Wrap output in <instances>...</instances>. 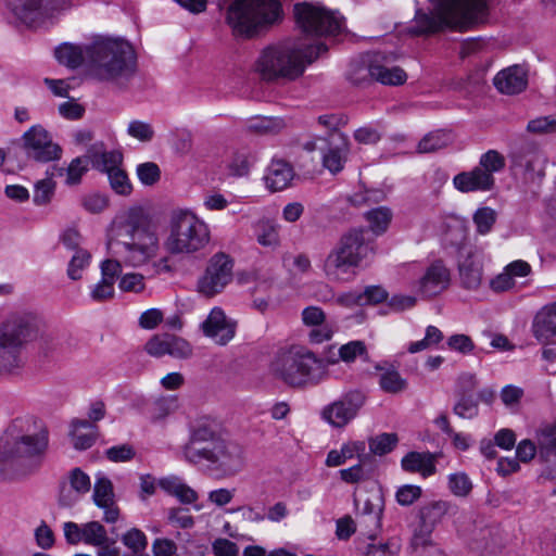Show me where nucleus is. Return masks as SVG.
<instances>
[{
    "mask_svg": "<svg viewBox=\"0 0 556 556\" xmlns=\"http://www.w3.org/2000/svg\"><path fill=\"white\" fill-rule=\"evenodd\" d=\"M365 353L366 346L362 341H351L339 349L340 359L346 363L353 362L356 356Z\"/></svg>",
    "mask_w": 556,
    "mask_h": 556,
    "instance_id": "62",
    "label": "nucleus"
},
{
    "mask_svg": "<svg viewBox=\"0 0 556 556\" xmlns=\"http://www.w3.org/2000/svg\"><path fill=\"white\" fill-rule=\"evenodd\" d=\"M281 7L278 0H233L226 11V23L235 37L249 39L276 22Z\"/></svg>",
    "mask_w": 556,
    "mask_h": 556,
    "instance_id": "10",
    "label": "nucleus"
},
{
    "mask_svg": "<svg viewBox=\"0 0 556 556\" xmlns=\"http://www.w3.org/2000/svg\"><path fill=\"white\" fill-rule=\"evenodd\" d=\"M362 293L363 306L379 304L388 299V292L381 286H368Z\"/></svg>",
    "mask_w": 556,
    "mask_h": 556,
    "instance_id": "63",
    "label": "nucleus"
},
{
    "mask_svg": "<svg viewBox=\"0 0 556 556\" xmlns=\"http://www.w3.org/2000/svg\"><path fill=\"white\" fill-rule=\"evenodd\" d=\"M270 372L291 387L316 386L327 377V364L303 346L276 354Z\"/></svg>",
    "mask_w": 556,
    "mask_h": 556,
    "instance_id": "8",
    "label": "nucleus"
},
{
    "mask_svg": "<svg viewBox=\"0 0 556 556\" xmlns=\"http://www.w3.org/2000/svg\"><path fill=\"white\" fill-rule=\"evenodd\" d=\"M399 443V437L396 433H380L376 437H371L368 440L369 451L379 456L391 453Z\"/></svg>",
    "mask_w": 556,
    "mask_h": 556,
    "instance_id": "40",
    "label": "nucleus"
},
{
    "mask_svg": "<svg viewBox=\"0 0 556 556\" xmlns=\"http://www.w3.org/2000/svg\"><path fill=\"white\" fill-rule=\"evenodd\" d=\"M450 285V271L440 261L431 264L419 282L420 292L428 298L443 292Z\"/></svg>",
    "mask_w": 556,
    "mask_h": 556,
    "instance_id": "27",
    "label": "nucleus"
},
{
    "mask_svg": "<svg viewBox=\"0 0 556 556\" xmlns=\"http://www.w3.org/2000/svg\"><path fill=\"white\" fill-rule=\"evenodd\" d=\"M532 336L543 344L556 338V301L542 306L531 323Z\"/></svg>",
    "mask_w": 556,
    "mask_h": 556,
    "instance_id": "25",
    "label": "nucleus"
},
{
    "mask_svg": "<svg viewBox=\"0 0 556 556\" xmlns=\"http://www.w3.org/2000/svg\"><path fill=\"white\" fill-rule=\"evenodd\" d=\"M181 454L187 463L203 467L215 479L235 477L244 467L242 447L230 438L220 421L210 416L189 425Z\"/></svg>",
    "mask_w": 556,
    "mask_h": 556,
    "instance_id": "1",
    "label": "nucleus"
},
{
    "mask_svg": "<svg viewBox=\"0 0 556 556\" xmlns=\"http://www.w3.org/2000/svg\"><path fill=\"white\" fill-rule=\"evenodd\" d=\"M527 131L533 135L556 132V115L540 116L528 122Z\"/></svg>",
    "mask_w": 556,
    "mask_h": 556,
    "instance_id": "49",
    "label": "nucleus"
},
{
    "mask_svg": "<svg viewBox=\"0 0 556 556\" xmlns=\"http://www.w3.org/2000/svg\"><path fill=\"white\" fill-rule=\"evenodd\" d=\"M365 402L366 395L362 391H349L326 405L321 410V417L332 427L342 428L358 415Z\"/></svg>",
    "mask_w": 556,
    "mask_h": 556,
    "instance_id": "17",
    "label": "nucleus"
},
{
    "mask_svg": "<svg viewBox=\"0 0 556 556\" xmlns=\"http://www.w3.org/2000/svg\"><path fill=\"white\" fill-rule=\"evenodd\" d=\"M137 175L143 185L152 186L160 179L161 172L155 163L147 162L137 167Z\"/></svg>",
    "mask_w": 556,
    "mask_h": 556,
    "instance_id": "57",
    "label": "nucleus"
},
{
    "mask_svg": "<svg viewBox=\"0 0 556 556\" xmlns=\"http://www.w3.org/2000/svg\"><path fill=\"white\" fill-rule=\"evenodd\" d=\"M122 542L134 553H143L148 544L147 536L137 528L127 531L122 536Z\"/></svg>",
    "mask_w": 556,
    "mask_h": 556,
    "instance_id": "50",
    "label": "nucleus"
},
{
    "mask_svg": "<svg viewBox=\"0 0 556 556\" xmlns=\"http://www.w3.org/2000/svg\"><path fill=\"white\" fill-rule=\"evenodd\" d=\"M8 9L21 22L33 25L70 8V0H5Z\"/></svg>",
    "mask_w": 556,
    "mask_h": 556,
    "instance_id": "15",
    "label": "nucleus"
},
{
    "mask_svg": "<svg viewBox=\"0 0 556 556\" xmlns=\"http://www.w3.org/2000/svg\"><path fill=\"white\" fill-rule=\"evenodd\" d=\"M203 332L217 344H227L236 333V323L228 319L224 311L214 307L202 324Z\"/></svg>",
    "mask_w": 556,
    "mask_h": 556,
    "instance_id": "21",
    "label": "nucleus"
},
{
    "mask_svg": "<svg viewBox=\"0 0 556 556\" xmlns=\"http://www.w3.org/2000/svg\"><path fill=\"white\" fill-rule=\"evenodd\" d=\"M511 167L522 172L528 179L534 180L545 175V157L533 144H527L515 150L511 155Z\"/></svg>",
    "mask_w": 556,
    "mask_h": 556,
    "instance_id": "19",
    "label": "nucleus"
},
{
    "mask_svg": "<svg viewBox=\"0 0 556 556\" xmlns=\"http://www.w3.org/2000/svg\"><path fill=\"white\" fill-rule=\"evenodd\" d=\"M257 242L264 247H276L279 243L278 229L269 222H262L257 227Z\"/></svg>",
    "mask_w": 556,
    "mask_h": 556,
    "instance_id": "51",
    "label": "nucleus"
},
{
    "mask_svg": "<svg viewBox=\"0 0 556 556\" xmlns=\"http://www.w3.org/2000/svg\"><path fill=\"white\" fill-rule=\"evenodd\" d=\"M447 486L453 495L467 497L471 493L473 484L468 475L460 471L447 477Z\"/></svg>",
    "mask_w": 556,
    "mask_h": 556,
    "instance_id": "43",
    "label": "nucleus"
},
{
    "mask_svg": "<svg viewBox=\"0 0 556 556\" xmlns=\"http://www.w3.org/2000/svg\"><path fill=\"white\" fill-rule=\"evenodd\" d=\"M136 455L135 448L130 444L114 445L105 451V456L113 463H124L131 460Z\"/></svg>",
    "mask_w": 556,
    "mask_h": 556,
    "instance_id": "54",
    "label": "nucleus"
},
{
    "mask_svg": "<svg viewBox=\"0 0 556 556\" xmlns=\"http://www.w3.org/2000/svg\"><path fill=\"white\" fill-rule=\"evenodd\" d=\"M114 230L121 248L118 253L126 264L138 267L156 256L159 238L142 207H130L117 216Z\"/></svg>",
    "mask_w": 556,
    "mask_h": 556,
    "instance_id": "5",
    "label": "nucleus"
},
{
    "mask_svg": "<svg viewBox=\"0 0 556 556\" xmlns=\"http://www.w3.org/2000/svg\"><path fill=\"white\" fill-rule=\"evenodd\" d=\"M365 229L353 228L344 232L326 256L323 270L328 279L343 281L351 269L375 253L374 243L365 239Z\"/></svg>",
    "mask_w": 556,
    "mask_h": 556,
    "instance_id": "9",
    "label": "nucleus"
},
{
    "mask_svg": "<svg viewBox=\"0 0 556 556\" xmlns=\"http://www.w3.org/2000/svg\"><path fill=\"white\" fill-rule=\"evenodd\" d=\"M208 226L188 211L174 213L165 248L172 254H192L203 250L210 242Z\"/></svg>",
    "mask_w": 556,
    "mask_h": 556,
    "instance_id": "11",
    "label": "nucleus"
},
{
    "mask_svg": "<svg viewBox=\"0 0 556 556\" xmlns=\"http://www.w3.org/2000/svg\"><path fill=\"white\" fill-rule=\"evenodd\" d=\"M326 143L323 153V165L331 174L340 173L350 152L349 138L340 131H332L328 134L326 139H323Z\"/></svg>",
    "mask_w": 556,
    "mask_h": 556,
    "instance_id": "20",
    "label": "nucleus"
},
{
    "mask_svg": "<svg viewBox=\"0 0 556 556\" xmlns=\"http://www.w3.org/2000/svg\"><path fill=\"white\" fill-rule=\"evenodd\" d=\"M302 320L304 325L313 327L308 333L311 342L321 343L331 339L333 329L326 323V314L320 307L308 306L304 308L302 312Z\"/></svg>",
    "mask_w": 556,
    "mask_h": 556,
    "instance_id": "30",
    "label": "nucleus"
},
{
    "mask_svg": "<svg viewBox=\"0 0 556 556\" xmlns=\"http://www.w3.org/2000/svg\"><path fill=\"white\" fill-rule=\"evenodd\" d=\"M384 56L382 54H375L374 59L368 64L370 77L382 85H403L407 79L406 73L399 66L388 67L382 64Z\"/></svg>",
    "mask_w": 556,
    "mask_h": 556,
    "instance_id": "32",
    "label": "nucleus"
},
{
    "mask_svg": "<svg viewBox=\"0 0 556 556\" xmlns=\"http://www.w3.org/2000/svg\"><path fill=\"white\" fill-rule=\"evenodd\" d=\"M538 444L540 460L553 467L543 471L539 479H554V472L556 471V425L547 426L541 430L538 437Z\"/></svg>",
    "mask_w": 556,
    "mask_h": 556,
    "instance_id": "29",
    "label": "nucleus"
},
{
    "mask_svg": "<svg viewBox=\"0 0 556 556\" xmlns=\"http://www.w3.org/2000/svg\"><path fill=\"white\" fill-rule=\"evenodd\" d=\"M453 137L450 131L439 129L427 134L418 143L419 153H431L451 144Z\"/></svg>",
    "mask_w": 556,
    "mask_h": 556,
    "instance_id": "37",
    "label": "nucleus"
},
{
    "mask_svg": "<svg viewBox=\"0 0 556 556\" xmlns=\"http://www.w3.org/2000/svg\"><path fill=\"white\" fill-rule=\"evenodd\" d=\"M506 161L503 154L496 150H489L480 156L479 167H482L485 173L494 176V173H498L504 169Z\"/></svg>",
    "mask_w": 556,
    "mask_h": 556,
    "instance_id": "46",
    "label": "nucleus"
},
{
    "mask_svg": "<svg viewBox=\"0 0 556 556\" xmlns=\"http://www.w3.org/2000/svg\"><path fill=\"white\" fill-rule=\"evenodd\" d=\"M40 320L31 313L14 314L0 327V375L17 374L24 366L23 346L36 340Z\"/></svg>",
    "mask_w": 556,
    "mask_h": 556,
    "instance_id": "7",
    "label": "nucleus"
},
{
    "mask_svg": "<svg viewBox=\"0 0 556 556\" xmlns=\"http://www.w3.org/2000/svg\"><path fill=\"white\" fill-rule=\"evenodd\" d=\"M458 506L448 501H433L420 507L419 523L414 531L413 544L415 546L426 545L430 534L441 522L444 516H456Z\"/></svg>",
    "mask_w": 556,
    "mask_h": 556,
    "instance_id": "16",
    "label": "nucleus"
},
{
    "mask_svg": "<svg viewBox=\"0 0 556 556\" xmlns=\"http://www.w3.org/2000/svg\"><path fill=\"white\" fill-rule=\"evenodd\" d=\"M497 218V213L495 210L483 206L479 207L472 215L473 224L476 225L477 232L479 235H486L489 233Z\"/></svg>",
    "mask_w": 556,
    "mask_h": 556,
    "instance_id": "42",
    "label": "nucleus"
},
{
    "mask_svg": "<svg viewBox=\"0 0 556 556\" xmlns=\"http://www.w3.org/2000/svg\"><path fill=\"white\" fill-rule=\"evenodd\" d=\"M86 53L89 73L100 81L123 84L136 73V52L126 40L99 36L86 45Z\"/></svg>",
    "mask_w": 556,
    "mask_h": 556,
    "instance_id": "6",
    "label": "nucleus"
},
{
    "mask_svg": "<svg viewBox=\"0 0 556 556\" xmlns=\"http://www.w3.org/2000/svg\"><path fill=\"white\" fill-rule=\"evenodd\" d=\"M391 218V211L384 206L372 208L366 213V219L369 223L370 229L376 235H381L387 230Z\"/></svg>",
    "mask_w": 556,
    "mask_h": 556,
    "instance_id": "41",
    "label": "nucleus"
},
{
    "mask_svg": "<svg viewBox=\"0 0 556 556\" xmlns=\"http://www.w3.org/2000/svg\"><path fill=\"white\" fill-rule=\"evenodd\" d=\"M459 280L463 288L477 290L482 282L483 271L479 254L464 249L458 262Z\"/></svg>",
    "mask_w": 556,
    "mask_h": 556,
    "instance_id": "24",
    "label": "nucleus"
},
{
    "mask_svg": "<svg viewBox=\"0 0 556 556\" xmlns=\"http://www.w3.org/2000/svg\"><path fill=\"white\" fill-rule=\"evenodd\" d=\"M380 388L391 394H397L407 389V380L402 378L400 372L393 368L386 369L379 376Z\"/></svg>",
    "mask_w": 556,
    "mask_h": 556,
    "instance_id": "39",
    "label": "nucleus"
},
{
    "mask_svg": "<svg viewBox=\"0 0 556 556\" xmlns=\"http://www.w3.org/2000/svg\"><path fill=\"white\" fill-rule=\"evenodd\" d=\"M453 186L463 193L486 192L495 187L494 176L485 173L482 167L476 166L471 170L462 172L454 176Z\"/></svg>",
    "mask_w": 556,
    "mask_h": 556,
    "instance_id": "22",
    "label": "nucleus"
},
{
    "mask_svg": "<svg viewBox=\"0 0 556 556\" xmlns=\"http://www.w3.org/2000/svg\"><path fill=\"white\" fill-rule=\"evenodd\" d=\"M93 502L103 509V520L114 523L119 517V509L115 504L113 484L106 477H98L93 486Z\"/></svg>",
    "mask_w": 556,
    "mask_h": 556,
    "instance_id": "26",
    "label": "nucleus"
},
{
    "mask_svg": "<svg viewBox=\"0 0 556 556\" xmlns=\"http://www.w3.org/2000/svg\"><path fill=\"white\" fill-rule=\"evenodd\" d=\"M493 84L501 93H520L528 85L527 72L520 65L509 66L495 75Z\"/></svg>",
    "mask_w": 556,
    "mask_h": 556,
    "instance_id": "28",
    "label": "nucleus"
},
{
    "mask_svg": "<svg viewBox=\"0 0 556 556\" xmlns=\"http://www.w3.org/2000/svg\"><path fill=\"white\" fill-rule=\"evenodd\" d=\"M422 495V490L418 485L404 484L395 493V500L401 506H410Z\"/></svg>",
    "mask_w": 556,
    "mask_h": 556,
    "instance_id": "53",
    "label": "nucleus"
},
{
    "mask_svg": "<svg viewBox=\"0 0 556 556\" xmlns=\"http://www.w3.org/2000/svg\"><path fill=\"white\" fill-rule=\"evenodd\" d=\"M55 192V182L52 178L40 179L34 187V204L37 206L47 205L51 202Z\"/></svg>",
    "mask_w": 556,
    "mask_h": 556,
    "instance_id": "44",
    "label": "nucleus"
},
{
    "mask_svg": "<svg viewBox=\"0 0 556 556\" xmlns=\"http://www.w3.org/2000/svg\"><path fill=\"white\" fill-rule=\"evenodd\" d=\"M437 454L429 451H410L401 459V468L405 472L419 473L422 478H428L435 473Z\"/></svg>",
    "mask_w": 556,
    "mask_h": 556,
    "instance_id": "31",
    "label": "nucleus"
},
{
    "mask_svg": "<svg viewBox=\"0 0 556 556\" xmlns=\"http://www.w3.org/2000/svg\"><path fill=\"white\" fill-rule=\"evenodd\" d=\"M119 289L123 292L140 293L144 290V276L139 273H128L121 277Z\"/></svg>",
    "mask_w": 556,
    "mask_h": 556,
    "instance_id": "52",
    "label": "nucleus"
},
{
    "mask_svg": "<svg viewBox=\"0 0 556 556\" xmlns=\"http://www.w3.org/2000/svg\"><path fill=\"white\" fill-rule=\"evenodd\" d=\"M453 412L460 418L472 419L478 416V400L472 394H462L453 407Z\"/></svg>",
    "mask_w": 556,
    "mask_h": 556,
    "instance_id": "45",
    "label": "nucleus"
},
{
    "mask_svg": "<svg viewBox=\"0 0 556 556\" xmlns=\"http://www.w3.org/2000/svg\"><path fill=\"white\" fill-rule=\"evenodd\" d=\"M36 543L42 549H49L54 545V534L51 528L46 523L41 522L35 530Z\"/></svg>",
    "mask_w": 556,
    "mask_h": 556,
    "instance_id": "64",
    "label": "nucleus"
},
{
    "mask_svg": "<svg viewBox=\"0 0 556 556\" xmlns=\"http://www.w3.org/2000/svg\"><path fill=\"white\" fill-rule=\"evenodd\" d=\"M54 55L59 63L70 68H77L83 64L87 66L86 46L80 47L64 42L55 48Z\"/></svg>",
    "mask_w": 556,
    "mask_h": 556,
    "instance_id": "35",
    "label": "nucleus"
},
{
    "mask_svg": "<svg viewBox=\"0 0 556 556\" xmlns=\"http://www.w3.org/2000/svg\"><path fill=\"white\" fill-rule=\"evenodd\" d=\"M325 43H306L294 39L265 48L255 64L262 79L275 81L278 79L294 80L300 77L306 66L319 55L327 52Z\"/></svg>",
    "mask_w": 556,
    "mask_h": 556,
    "instance_id": "4",
    "label": "nucleus"
},
{
    "mask_svg": "<svg viewBox=\"0 0 556 556\" xmlns=\"http://www.w3.org/2000/svg\"><path fill=\"white\" fill-rule=\"evenodd\" d=\"M89 163L92 165V159L89 157L88 148L85 155L77 156L70 163L66 168L65 184L67 186L78 185L81 181V177L88 172Z\"/></svg>",
    "mask_w": 556,
    "mask_h": 556,
    "instance_id": "38",
    "label": "nucleus"
},
{
    "mask_svg": "<svg viewBox=\"0 0 556 556\" xmlns=\"http://www.w3.org/2000/svg\"><path fill=\"white\" fill-rule=\"evenodd\" d=\"M114 285V282L101 278L91 289V299L99 303L112 300L115 295Z\"/></svg>",
    "mask_w": 556,
    "mask_h": 556,
    "instance_id": "56",
    "label": "nucleus"
},
{
    "mask_svg": "<svg viewBox=\"0 0 556 556\" xmlns=\"http://www.w3.org/2000/svg\"><path fill=\"white\" fill-rule=\"evenodd\" d=\"M89 157L92 159V167L106 173L111 188L118 194L128 195L132 187L125 170L119 166L123 154L118 150L106 151L104 142L98 141L89 146Z\"/></svg>",
    "mask_w": 556,
    "mask_h": 556,
    "instance_id": "13",
    "label": "nucleus"
},
{
    "mask_svg": "<svg viewBox=\"0 0 556 556\" xmlns=\"http://www.w3.org/2000/svg\"><path fill=\"white\" fill-rule=\"evenodd\" d=\"M167 355L174 358L185 359L192 355V346L180 337L167 333Z\"/></svg>",
    "mask_w": 556,
    "mask_h": 556,
    "instance_id": "48",
    "label": "nucleus"
},
{
    "mask_svg": "<svg viewBox=\"0 0 556 556\" xmlns=\"http://www.w3.org/2000/svg\"><path fill=\"white\" fill-rule=\"evenodd\" d=\"M91 255L87 250H77L68 263L67 276L72 280L80 279L81 271L89 265Z\"/></svg>",
    "mask_w": 556,
    "mask_h": 556,
    "instance_id": "47",
    "label": "nucleus"
},
{
    "mask_svg": "<svg viewBox=\"0 0 556 556\" xmlns=\"http://www.w3.org/2000/svg\"><path fill=\"white\" fill-rule=\"evenodd\" d=\"M233 260L226 253H215L207 262L206 268L198 279V292L206 298H212L220 292L232 281Z\"/></svg>",
    "mask_w": 556,
    "mask_h": 556,
    "instance_id": "14",
    "label": "nucleus"
},
{
    "mask_svg": "<svg viewBox=\"0 0 556 556\" xmlns=\"http://www.w3.org/2000/svg\"><path fill=\"white\" fill-rule=\"evenodd\" d=\"M447 346L462 354H469L475 349V343L471 338L467 334L457 333L453 334L447 339Z\"/></svg>",
    "mask_w": 556,
    "mask_h": 556,
    "instance_id": "60",
    "label": "nucleus"
},
{
    "mask_svg": "<svg viewBox=\"0 0 556 556\" xmlns=\"http://www.w3.org/2000/svg\"><path fill=\"white\" fill-rule=\"evenodd\" d=\"M84 543L97 546V556H119L116 540L108 535L106 529L99 521L84 523Z\"/></svg>",
    "mask_w": 556,
    "mask_h": 556,
    "instance_id": "23",
    "label": "nucleus"
},
{
    "mask_svg": "<svg viewBox=\"0 0 556 556\" xmlns=\"http://www.w3.org/2000/svg\"><path fill=\"white\" fill-rule=\"evenodd\" d=\"M168 521L181 529H190L194 525L193 517L188 514V509L179 507L168 509Z\"/></svg>",
    "mask_w": 556,
    "mask_h": 556,
    "instance_id": "61",
    "label": "nucleus"
},
{
    "mask_svg": "<svg viewBox=\"0 0 556 556\" xmlns=\"http://www.w3.org/2000/svg\"><path fill=\"white\" fill-rule=\"evenodd\" d=\"M98 426L86 419L71 421L70 437L74 448L84 451L90 448L98 438Z\"/></svg>",
    "mask_w": 556,
    "mask_h": 556,
    "instance_id": "33",
    "label": "nucleus"
},
{
    "mask_svg": "<svg viewBox=\"0 0 556 556\" xmlns=\"http://www.w3.org/2000/svg\"><path fill=\"white\" fill-rule=\"evenodd\" d=\"M70 486L80 495L86 494L91 488L90 478L81 469L75 468L70 473Z\"/></svg>",
    "mask_w": 556,
    "mask_h": 556,
    "instance_id": "59",
    "label": "nucleus"
},
{
    "mask_svg": "<svg viewBox=\"0 0 556 556\" xmlns=\"http://www.w3.org/2000/svg\"><path fill=\"white\" fill-rule=\"evenodd\" d=\"M127 132L129 136L142 142H149L154 137L153 127L149 123L142 121L130 122L128 125Z\"/></svg>",
    "mask_w": 556,
    "mask_h": 556,
    "instance_id": "55",
    "label": "nucleus"
},
{
    "mask_svg": "<svg viewBox=\"0 0 556 556\" xmlns=\"http://www.w3.org/2000/svg\"><path fill=\"white\" fill-rule=\"evenodd\" d=\"M429 11L417 9L408 33L431 36L447 29L464 31L484 21L486 0H430Z\"/></svg>",
    "mask_w": 556,
    "mask_h": 556,
    "instance_id": "3",
    "label": "nucleus"
},
{
    "mask_svg": "<svg viewBox=\"0 0 556 556\" xmlns=\"http://www.w3.org/2000/svg\"><path fill=\"white\" fill-rule=\"evenodd\" d=\"M286 127V123L280 117L254 116L247 119L244 128L249 132L267 135L278 134Z\"/></svg>",
    "mask_w": 556,
    "mask_h": 556,
    "instance_id": "36",
    "label": "nucleus"
},
{
    "mask_svg": "<svg viewBox=\"0 0 556 556\" xmlns=\"http://www.w3.org/2000/svg\"><path fill=\"white\" fill-rule=\"evenodd\" d=\"M293 176V168L288 162L274 160L267 169L265 180L271 191H280L289 186Z\"/></svg>",
    "mask_w": 556,
    "mask_h": 556,
    "instance_id": "34",
    "label": "nucleus"
},
{
    "mask_svg": "<svg viewBox=\"0 0 556 556\" xmlns=\"http://www.w3.org/2000/svg\"><path fill=\"white\" fill-rule=\"evenodd\" d=\"M21 140L27 156L37 162L47 163L61 157V147L52 141L50 134L41 125L31 126Z\"/></svg>",
    "mask_w": 556,
    "mask_h": 556,
    "instance_id": "18",
    "label": "nucleus"
},
{
    "mask_svg": "<svg viewBox=\"0 0 556 556\" xmlns=\"http://www.w3.org/2000/svg\"><path fill=\"white\" fill-rule=\"evenodd\" d=\"M30 422L14 419L0 438V477L12 470L28 475L39 469L49 443L47 429L29 433Z\"/></svg>",
    "mask_w": 556,
    "mask_h": 556,
    "instance_id": "2",
    "label": "nucleus"
},
{
    "mask_svg": "<svg viewBox=\"0 0 556 556\" xmlns=\"http://www.w3.org/2000/svg\"><path fill=\"white\" fill-rule=\"evenodd\" d=\"M167 333L153 336L144 345L147 353L153 357L167 355Z\"/></svg>",
    "mask_w": 556,
    "mask_h": 556,
    "instance_id": "58",
    "label": "nucleus"
},
{
    "mask_svg": "<svg viewBox=\"0 0 556 556\" xmlns=\"http://www.w3.org/2000/svg\"><path fill=\"white\" fill-rule=\"evenodd\" d=\"M294 16L306 43H324L321 37L336 36L344 26L343 17L334 11L312 3L302 2L294 5Z\"/></svg>",
    "mask_w": 556,
    "mask_h": 556,
    "instance_id": "12",
    "label": "nucleus"
}]
</instances>
